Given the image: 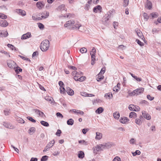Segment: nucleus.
<instances>
[{"mask_svg": "<svg viewBox=\"0 0 161 161\" xmlns=\"http://www.w3.org/2000/svg\"><path fill=\"white\" fill-rule=\"evenodd\" d=\"M49 42L47 40L43 41L41 43L40 48L42 51H47L49 47Z\"/></svg>", "mask_w": 161, "mask_h": 161, "instance_id": "1", "label": "nucleus"}, {"mask_svg": "<svg viewBox=\"0 0 161 161\" xmlns=\"http://www.w3.org/2000/svg\"><path fill=\"white\" fill-rule=\"evenodd\" d=\"M75 24V22L73 20H70L68 21L66 24H65L64 26L69 29L72 28L73 25Z\"/></svg>", "mask_w": 161, "mask_h": 161, "instance_id": "2", "label": "nucleus"}, {"mask_svg": "<svg viewBox=\"0 0 161 161\" xmlns=\"http://www.w3.org/2000/svg\"><path fill=\"white\" fill-rule=\"evenodd\" d=\"M55 143V141L54 140L50 142L47 145L46 147L44 149L43 152H46L49 149L52 147H53Z\"/></svg>", "mask_w": 161, "mask_h": 161, "instance_id": "3", "label": "nucleus"}, {"mask_svg": "<svg viewBox=\"0 0 161 161\" xmlns=\"http://www.w3.org/2000/svg\"><path fill=\"white\" fill-rule=\"evenodd\" d=\"M110 17L108 14H106L103 19L102 22L105 25H107L109 23V19Z\"/></svg>", "mask_w": 161, "mask_h": 161, "instance_id": "4", "label": "nucleus"}, {"mask_svg": "<svg viewBox=\"0 0 161 161\" xmlns=\"http://www.w3.org/2000/svg\"><path fill=\"white\" fill-rule=\"evenodd\" d=\"M7 63L8 66L10 68H15L14 65L15 64V63L13 60H8L7 62Z\"/></svg>", "mask_w": 161, "mask_h": 161, "instance_id": "5", "label": "nucleus"}, {"mask_svg": "<svg viewBox=\"0 0 161 161\" xmlns=\"http://www.w3.org/2000/svg\"><path fill=\"white\" fill-rule=\"evenodd\" d=\"M31 37V33L30 32H28L23 35L21 37V40H25Z\"/></svg>", "mask_w": 161, "mask_h": 161, "instance_id": "6", "label": "nucleus"}, {"mask_svg": "<svg viewBox=\"0 0 161 161\" xmlns=\"http://www.w3.org/2000/svg\"><path fill=\"white\" fill-rule=\"evenodd\" d=\"M142 116L144 118L147 120H150L151 118L150 115L147 113L146 111H143L142 112Z\"/></svg>", "mask_w": 161, "mask_h": 161, "instance_id": "7", "label": "nucleus"}, {"mask_svg": "<svg viewBox=\"0 0 161 161\" xmlns=\"http://www.w3.org/2000/svg\"><path fill=\"white\" fill-rule=\"evenodd\" d=\"M40 14L43 19H45L47 18L49 16V12L46 11H43Z\"/></svg>", "mask_w": 161, "mask_h": 161, "instance_id": "8", "label": "nucleus"}, {"mask_svg": "<svg viewBox=\"0 0 161 161\" xmlns=\"http://www.w3.org/2000/svg\"><path fill=\"white\" fill-rule=\"evenodd\" d=\"M130 120L126 117H123L120 118L119 121L120 123L125 124L127 122L129 121Z\"/></svg>", "mask_w": 161, "mask_h": 161, "instance_id": "9", "label": "nucleus"}, {"mask_svg": "<svg viewBox=\"0 0 161 161\" xmlns=\"http://www.w3.org/2000/svg\"><path fill=\"white\" fill-rule=\"evenodd\" d=\"M145 6L146 8L149 10H150L152 8V4L151 2L147 0L146 2Z\"/></svg>", "mask_w": 161, "mask_h": 161, "instance_id": "10", "label": "nucleus"}, {"mask_svg": "<svg viewBox=\"0 0 161 161\" xmlns=\"http://www.w3.org/2000/svg\"><path fill=\"white\" fill-rule=\"evenodd\" d=\"M15 12L19 15L22 16H25L26 14V12L24 10L20 9H16Z\"/></svg>", "mask_w": 161, "mask_h": 161, "instance_id": "11", "label": "nucleus"}, {"mask_svg": "<svg viewBox=\"0 0 161 161\" xmlns=\"http://www.w3.org/2000/svg\"><path fill=\"white\" fill-rule=\"evenodd\" d=\"M44 5V3L42 2H39L36 3V7L39 9H41Z\"/></svg>", "mask_w": 161, "mask_h": 161, "instance_id": "12", "label": "nucleus"}, {"mask_svg": "<svg viewBox=\"0 0 161 161\" xmlns=\"http://www.w3.org/2000/svg\"><path fill=\"white\" fill-rule=\"evenodd\" d=\"M8 25V23L6 20H0V26L3 27H6Z\"/></svg>", "mask_w": 161, "mask_h": 161, "instance_id": "13", "label": "nucleus"}, {"mask_svg": "<svg viewBox=\"0 0 161 161\" xmlns=\"http://www.w3.org/2000/svg\"><path fill=\"white\" fill-rule=\"evenodd\" d=\"M66 91L68 94L69 95L72 96L74 94L73 90L69 87L66 88Z\"/></svg>", "mask_w": 161, "mask_h": 161, "instance_id": "14", "label": "nucleus"}, {"mask_svg": "<svg viewBox=\"0 0 161 161\" xmlns=\"http://www.w3.org/2000/svg\"><path fill=\"white\" fill-rule=\"evenodd\" d=\"M0 37H6L8 35V33L6 31H0Z\"/></svg>", "mask_w": 161, "mask_h": 161, "instance_id": "15", "label": "nucleus"}, {"mask_svg": "<svg viewBox=\"0 0 161 161\" xmlns=\"http://www.w3.org/2000/svg\"><path fill=\"white\" fill-rule=\"evenodd\" d=\"M114 146V144L113 143L111 142H108L105 144V148L107 149L110 148Z\"/></svg>", "mask_w": 161, "mask_h": 161, "instance_id": "16", "label": "nucleus"}, {"mask_svg": "<svg viewBox=\"0 0 161 161\" xmlns=\"http://www.w3.org/2000/svg\"><path fill=\"white\" fill-rule=\"evenodd\" d=\"M102 9V8L101 6L98 5L94 8L93 11V12L95 13H97L98 10L100 12H101Z\"/></svg>", "mask_w": 161, "mask_h": 161, "instance_id": "17", "label": "nucleus"}, {"mask_svg": "<svg viewBox=\"0 0 161 161\" xmlns=\"http://www.w3.org/2000/svg\"><path fill=\"white\" fill-rule=\"evenodd\" d=\"M96 136L95 139L97 140H99L101 139L102 137V134L99 132H96Z\"/></svg>", "mask_w": 161, "mask_h": 161, "instance_id": "18", "label": "nucleus"}, {"mask_svg": "<svg viewBox=\"0 0 161 161\" xmlns=\"http://www.w3.org/2000/svg\"><path fill=\"white\" fill-rule=\"evenodd\" d=\"M104 110L103 108L102 107H100L98 108L96 110V113L98 114H100L102 113Z\"/></svg>", "mask_w": 161, "mask_h": 161, "instance_id": "19", "label": "nucleus"}, {"mask_svg": "<svg viewBox=\"0 0 161 161\" xmlns=\"http://www.w3.org/2000/svg\"><path fill=\"white\" fill-rule=\"evenodd\" d=\"M91 1H89L86 4L85 9L86 10H88L90 8V4L91 3Z\"/></svg>", "mask_w": 161, "mask_h": 161, "instance_id": "20", "label": "nucleus"}, {"mask_svg": "<svg viewBox=\"0 0 161 161\" xmlns=\"http://www.w3.org/2000/svg\"><path fill=\"white\" fill-rule=\"evenodd\" d=\"M136 90H137V91H136L137 95H139L143 92L144 91V88L142 87H141L137 89Z\"/></svg>", "mask_w": 161, "mask_h": 161, "instance_id": "21", "label": "nucleus"}, {"mask_svg": "<svg viewBox=\"0 0 161 161\" xmlns=\"http://www.w3.org/2000/svg\"><path fill=\"white\" fill-rule=\"evenodd\" d=\"M129 117L130 118H135L136 117L137 115L134 112H131L130 113L129 115Z\"/></svg>", "mask_w": 161, "mask_h": 161, "instance_id": "22", "label": "nucleus"}, {"mask_svg": "<svg viewBox=\"0 0 161 161\" xmlns=\"http://www.w3.org/2000/svg\"><path fill=\"white\" fill-rule=\"evenodd\" d=\"M78 157L80 158H83L84 157V153L82 151H80L79 152Z\"/></svg>", "mask_w": 161, "mask_h": 161, "instance_id": "23", "label": "nucleus"}, {"mask_svg": "<svg viewBox=\"0 0 161 161\" xmlns=\"http://www.w3.org/2000/svg\"><path fill=\"white\" fill-rule=\"evenodd\" d=\"M74 121L72 119H69L67 122V124L69 125H72L74 124Z\"/></svg>", "mask_w": 161, "mask_h": 161, "instance_id": "24", "label": "nucleus"}, {"mask_svg": "<svg viewBox=\"0 0 161 161\" xmlns=\"http://www.w3.org/2000/svg\"><path fill=\"white\" fill-rule=\"evenodd\" d=\"M113 116L116 119H118L120 117L119 113L118 112H115L113 113Z\"/></svg>", "mask_w": 161, "mask_h": 161, "instance_id": "25", "label": "nucleus"}, {"mask_svg": "<svg viewBox=\"0 0 161 161\" xmlns=\"http://www.w3.org/2000/svg\"><path fill=\"white\" fill-rule=\"evenodd\" d=\"M14 69L17 74L19 73L20 72H21L22 71V69L18 66L15 67Z\"/></svg>", "mask_w": 161, "mask_h": 161, "instance_id": "26", "label": "nucleus"}, {"mask_svg": "<svg viewBox=\"0 0 161 161\" xmlns=\"http://www.w3.org/2000/svg\"><path fill=\"white\" fill-rule=\"evenodd\" d=\"M40 123L42 125L46 127H48L49 125V124L47 122L43 120L41 121Z\"/></svg>", "mask_w": 161, "mask_h": 161, "instance_id": "27", "label": "nucleus"}, {"mask_svg": "<svg viewBox=\"0 0 161 161\" xmlns=\"http://www.w3.org/2000/svg\"><path fill=\"white\" fill-rule=\"evenodd\" d=\"M134 107H135L134 105L130 104L128 108L131 111H135L136 110L135 109Z\"/></svg>", "mask_w": 161, "mask_h": 161, "instance_id": "28", "label": "nucleus"}, {"mask_svg": "<svg viewBox=\"0 0 161 161\" xmlns=\"http://www.w3.org/2000/svg\"><path fill=\"white\" fill-rule=\"evenodd\" d=\"M150 15L152 17V19L157 18L158 16V14L156 12L150 14Z\"/></svg>", "mask_w": 161, "mask_h": 161, "instance_id": "29", "label": "nucleus"}, {"mask_svg": "<svg viewBox=\"0 0 161 161\" xmlns=\"http://www.w3.org/2000/svg\"><path fill=\"white\" fill-rule=\"evenodd\" d=\"M135 122L138 125H140L142 124V122L141 119H136L135 120Z\"/></svg>", "mask_w": 161, "mask_h": 161, "instance_id": "30", "label": "nucleus"}, {"mask_svg": "<svg viewBox=\"0 0 161 161\" xmlns=\"http://www.w3.org/2000/svg\"><path fill=\"white\" fill-rule=\"evenodd\" d=\"M123 1L124 3L123 6L124 7H127L129 4V0H123Z\"/></svg>", "mask_w": 161, "mask_h": 161, "instance_id": "31", "label": "nucleus"}, {"mask_svg": "<svg viewBox=\"0 0 161 161\" xmlns=\"http://www.w3.org/2000/svg\"><path fill=\"white\" fill-rule=\"evenodd\" d=\"M81 26L80 24H75L74 25H73L72 28L73 29H78Z\"/></svg>", "mask_w": 161, "mask_h": 161, "instance_id": "32", "label": "nucleus"}, {"mask_svg": "<svg viewBox=\"0 0 161 161\" xmlns=\"http://www.w3.org/2000/svg\"><path fill=\"white\" fill-rule=\"evenodd\" d=\"M35 128L34 127H31L29 130V133L31 134V133H34L35 131Z\"/></svg>", "mask_w": 161, "mask_h": 161, "instance_id": "33", "label": "nucleus"}, {"mask_svg": "<svg viewBox=\"0 0 161 161\" xmlns=\"http://www.w3.org/2000/svg\"><path fill=\"white\" fill-rule=\"evenodd\" d=\"M100 75H99V74L97 75V80L98 81H100L102 79H103L104 78V76L103 75L100 76Z\"/></svg>", "mask_w": 161, "mask_h": 161, "instance_id": "34", "label": "nucleus"}, {"mask_svg": "<svg viewBox=\"0 0 161 161\" xmlns=\"http://www.w3.org/2000/svg\"><path fill=\"white\" fill-rule=\"evenodd\" d=\"M132 153L133 156H135L136 155H140L141 154V152L139 150H136L134 152H132Z\"/></svg>", "mask_w": 161, "mask_h": 161, "instance_id": "35", "label": "nucleus"}, {"mask_svg": "<svg viewBox=\"0 0 161 161\" xmlns=\"http://www.w3.org/2000/svg\"><path fill=\"white\" fill-rule=\"evenodd\" d=\"M60 91L61 93H65L66 92L64 86L60 87Z\"/></svg>", "mask_w": 161, "mask_h": 161, "instance_id": "36", "label": "nucleus"}, {"mask_svg": "<svg viewBox=\"0 0 161 161\" xmlns=\"http://www.w3.org/2000/svg\"><path fill=\"white\" fill-rule=\"evenodd\" d=\"M105 71V67H103L101 69L100 72L98 74L99 75H101L102 74H103Z\"/></svg>", "mask_w": 161, "mask_h": 161, "instance_id": "37", "label": "nucleus"}, {"mask_svg": "<svg viewBox=\"0 0 161 161\" xmlns=\"http://www.w3.org/2000/svg\"><path fill=\"white\" fill-rule=\"evenodd\" d=\"M17 120L19 123H24L25 122L24 120L21 119V118L19 117L17 118Z\"/></svg>", "mask_w": 161, "mask_h": 161, "instance_id": "38", "label": "nucleus"}, {"mask_svg": "<svg viewBox=\"0 0 161 161\" xmlns=\"http://www.w3.org/2000/svg\"><path fill=\"white\" fill-rule=\"evenodd\" d=\"M7 15L4 14L0 13V18L3 19H5L7 18Z\"/></svg>", "mask_w": 161, "mask_h": 161, "instance_id": "39", "label": "nucleus"}, {"mask_svg": "<svg viewBox=\"0 0 161 161\" xmlns=\"http://www.w3.org/2000/svg\"><path fill=\"white\" fill-rule=\"evenodd\" d=\"M48 156L46 155H45L44 156H43L41 159V161H46L47 160L48 158Z\"/></svg>", "mask_w": 161, "mask_h": 161, "instance_id": "40", "label": "nucleus"}, {"mask_svg": "<svg viewBox=\"0 0 161 161\" xmlns=\"http://www.w3.org/2000/svg\"><path fill=\"white\" fill-rule=\"evenodd\" d=\"M105 97H106L107 98L108 97L109 98H111L113 97V95L112 93H107L105 94Z\"/></svg>", "mask_w": 161, "mask_h": 161, "instance_id": "41", "label": "nucleus"}, {"mask_svg": "<svg viewBox=\"0 0 161 161\" xmlns=\"http://www.w3.org/2000/svg\"><path fill=\"white\" fill-rule=\"evenodd\" d=\"M143 16L145 19H146V21H147L149 19V16L146 13H144L143 14Z\"/></svg>", "mask_w": 161, "mask_h": 161, "instance_id": "42", "label": "nucleus"}, {"mask_svg": "<svg viewBox=\"0 0 161 161\" xmlns=\"http://www.w3.org/2000/svg\"><path fill=\"white\" fill-rule=\"evenodd\" d=\"M137 34L138 36L140 38H141L142 39L144 38V36L143 35H142V33L141 31H138L137 32Z\"/></svg>", "mask_w": 161, "mask_h": 161, "instance_id": "43", "label": "nucleus"}, {"mask_svg": "<svg viewBox=\"0 0 161 161\" xmlns=\"http://www.w3.org/2000/svg\"><path fill=\"white\" fill-rule=\"evenodd\" d=\"M27 118L29 120L33 123H35L36 122V120L35 119H33V118L31 117L28 116L27 117Z\"/></svg>", "mask_w": 161, "mask_h": 161, "instance_id": "44", "label": "nucleus"}, {"mask_svg": "<svg viewBox=\"0 0 161 161\" xmlns=\"http://www.w3.org/2000/svg\"><path fill=\"white\" fill-rule=\"evenodd\" d=\"M87 49L85 47H83L80 49V52L82 53H86Z\"/></svg>", "mask_w": 161, "mask_h": 161, "instance_id": "45", "label": "nucleus"}, {"mask_svg": "<svg viewBox=\"0 0 161 161\" xmlns=\"http://www.w3.org/2000/svg\"><path fill=\"white\" fill-rule=\"evenodd\" d=\"M4 113L5 115H8L10 113V110L6 109L4 111Z\"/></svg>", "mask_w": 161, "mask_h": 161, "instance_id": "46", "label": "nucleus"}, {"mask_svg": "<svg viewBox=\"0 0 161 161\" xmlns=\"http://www.w3.org/2000/svg\"><path fill=\"white\" fill-rule=\"evenodd\" d=\"M78 142L79 143L81 144L84 145H87V142H86L84 140L79 141Z\"/></svg>", "mask_w": 161, "mask_h": 161, "instance_id": "47", "label": "nucleus"}, {"mask_svg": "<svg viewBox=\"0 0 161 161\" xmlns=\"http://www.w3.org/2000/svg\"><path fill=\"white\" fill-rule=\"evenodd\" d=\"M140 103L142 104H146L147 105H148V102L147 101L145 100H142L141 101Z\"/></svg>", "mask_w": 161, "mask_h": 161, "instance_id": "48", "label": "nucleus"}, {"mask_svg": "<svg viewBox=\"0 0 161 161\" xmlns=\"http://www.w3.org/2000/svg\"><path fill=\"white\" fill-rule=\"evenodd\" d=\"M38 26L39 28L40 29H43L44 28V25L41 23H38Z\"/></svg>", "mask_w": 161, "mask_h": 161, "instance_id": "49", "label": "nucleus"}, {"mask_svg": "<svg viewBox=\"0 0 161 161\" xmlns=\"http://www.w3.org/2000/svg\"><path fill=\"white\" fill-rule=\"evenodd\" d=\"M136 42L140 46H142L144 45V43L138 39H136Z\"/></svg>", "mask_w": 161, "mask_h": 161, "instance_id": "50", "label": "nucleus"}, {"mask_svg": "<svg viewBox=\"0 0 161 161\" xmlns=\"http://www.w3.org/2000/svg\"><path fill=\"white\" fill-rule=\"evenodd\" d=\"M65 5L64 4H62L58 7V9L61 11L65 10Z\"/></svg>", "mask_w": 161, "mask_h": 161, "instance_id": "51", "label": "nucleus"}, {"mask_svg": "<svg viewBox=\"0 0 161 161\" xmlns=\"http://www.w3.org/2000/svg\"><path fill=\"white\" fill-rule=\"evenodd\" d=\"M96 150L97 151H99L100 150H102V148H101V147L100 145H97L95 147Z\"/></svg>", "mask_w": 161, "mask_h": 161, "instance_id": "52", "label": "nucleus"}, {"mask_svg": "<svg viewBox=\"0 0 161 161\" xmlns=\"http://www.w3.org/2000/svg\"><path fill=\"white\" fill-rule=\"evenodd\" d=\"M114 9H112L111 10L109 11L107 13V14H108L109 16H111V14H112L114 12Z\"/></svg>", "mask_w": 161, "mask_h": 161, "instance_id": "53", "label": "nucleus"}, {"mask_svg": "<svg viewBox=\"0 0 161 161\" xmlns=\"http://www.w3.org/2000/svg\"><path fill=\"white\" fill-rule=\"evenodd\" d=\"M3 125L5 127L7 128H10V124H8L6 122H4L3 123Z\"/></svg>", "mask_w": 161, "mask_h": 161, "instance_id": "54", "label": "nucleus"}, {"mask_svg": "<svg viewBox=\"0 0 161 161\" xmlns=\"http://www.w3.org/2000/svg\"><path fill=\"white\" fill-rule=\"evenodd\" d=\"M136 142V140H135L134 138H131V139L130 140V143L131 144H133L134 143H135V142Z\"/></svg>", "mask_w": 161, "mask_h": 161, "instance_id": "55", "label": "nucleus"}, {"mask_svg": "<svg viewBox=\"0 0 161 161\" xmlns=\"http://www.w3.org/2000/svg\"><path fill=\"white\" fill-rule=\"evenodd\" d=\"M86 79V77L85 76H82L79 78V81L82 82L84 80Z\"/></svg>", "mask_w": 161, "mask_h": 161, "instance_id": "56", "label": "nucleus"}, {"mask_svg": "<svg viewBox=\"0 0 161 161\" xmlns=\"http://www.w3.org/2000/svg\"><path fill=\"white\" fill-rule=\"evenodd\" d=\"M56 116L58 117H60L61 118H63V116L59 112H58L56 114Z\"/></svg>", "mask_w": 161, "mask_h": 161, "instance_id": "57", "label": "nucleus"}, {"mask_svg": "<svg viewBox=\"0 0 161 161\" xmlns=\"http://www.w3.org/2000/svg\"><path fill=\"white\" fill-rule=\"evenodd\" d=\"M7 46L8 47H9L10 49H11L12 50H14V48H15V47H14V46H13L12 45L10 44H7Z\"/></svg>", "mask_w": 161, "mask_h": 161, "instance_id": "58", "label": "nucleus"}, {"mask_svg": "<svg viewBox=\"0 0 161 161\" xmlns=\"http://www.w3.org/2000/svg\"><path fill=\"white\" fill-rule=\"evenodd\" d=\"M147 98L150 101L153 100L154 99V97H151L149 95H147Z\"/></svg>", "mask_w": 161, "mask_h": 161, "instance_id": "59", "label": "nucleus"}, {"mask_svg": "<svg viewBox=\"0 0 161 161\" xmlns=\"http://www.w3.org/2000/svg\"><path fill=\"white\" fill-rule=\"evenodd\" d=\"M133 78H134L138 81H142V79L141 78H138L136 76H134Z\"/></svg>", "mask_w": 161, "mask_h": 161, "instance_id": "60", "label": "nucleus"}, {"mask_svg": "<svg viewBox=\"0 0 161 161\" xmlns=\"http://www.w3.org/2000/svg\"><path fill=\"white\" fill-rule=\"evenodd\" d=\"M120 158L118 157H116L113 160V161H120Z\"/></svg>", "mask_w": 161, "mask_h": 161, "instance_id": "61", "label": "nucleus"}, {"mask_svg": "<svg viewBox=\"0 0 161 161\" xmlns=\"http://www.w3.org/2000/svg\"><path fill=\"white\" fill-rule=\"evenodd\" d=\"M61 133V130H60L58 129L57 130V132H56V135L58 136H60Z\"/></svg>", "mask_w": 161, "mask_h": 161, "instance_id": "62", "label": "nucleus"}, {"mask_svg": "<svg viewBox=\"0 0 161 161\" xmlns=\"http://www.w3.org/2000/svg\"><path fill=\"white\" fill-rule=\"evenodd\" d=\"M135 109L136 110L135 111H139L140 110V108L137 106L135 105L134 107Z\"/></svg>", "mask_w": 161, "mask_h": 161, "instance_id": "63", "label": "nucleus"}, {"mask_svg": "<svg viewBox=\"0 0 161 161\" xmlns=\"http://www.w3.org/2000/svg\"><path fill=\"white\" fill-rule=\"evenodd\" d=\"M72 111L74 113L76 114H78V112L79 110H76V109H73L72 110H70V112Z\"/></svg>", "mask_w": 161, "mask_h": 161, "instance_id": "64", "label": "nucleus"}]
</instances>
